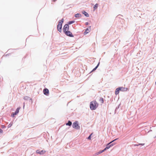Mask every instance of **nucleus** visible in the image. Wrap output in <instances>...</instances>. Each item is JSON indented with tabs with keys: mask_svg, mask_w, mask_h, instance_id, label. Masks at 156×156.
I'll return each mask as SVG.
<instances>
[{
	"mask_svg": "<svg viewBox=\"0 0 156 156\" xmlns=\"http://www.w3.org/2000/svg\"><path fill=\"white\" fill-rule=\"evenodd\" d=\"M98 104L96 101H93L90 102V108L91 110H94L98 107Z\"/></svg>",
	"mask_w": 156,
	"mask_h": 156,
	"instance_id": "obj_1",
	"label": "nucleus"
},
{
	"mask_svg": "<svg viewBox=\"0 0 156 156\" xmlns=\"http://www.w3.org/2000/svg\"><path fill=\"white\" fill-rule=\"evenodd\" d=\"M63 19H62L61 20L59 21L57 26L58 30L60 32H61L62 31V25L63 22Z\"/></svg>",
	"mask_w": 156,
	"mask_h": 156,
	"instance_id": "obj_2",
	"label": "nucleus"
},
{
	"mask_svg": "<svg viewBox=\"0 0 156 156\" xmlns=\"http://www.w3.org/2000/svg\"><path fill=\"white\" fill-rule=\"evenodd\" d=\"M118 139L117 138V139H115L114 140H113L110 143H108L107 145V147L104 149V151H105V150H106L107 149H109L110 147L112 146H113L115 144H112L110 145H109V144H110L112 142H113V141L116 140H117Z\"/></svg>",
	"mask_w": 156,
	"mask_h": 156,
	"instance_id": "obj_3",
	"label": "nucleus"
},
{
	"mask_svg": "<svg viewBox=\"0 0 156 156\" xmlns=\"http://www.w3.org/2000/svg\"><path fill=\"white\" fill-rule=\"evenodd\" d=\"M72 126L73 128H75L76 129H79L80 128V127L78 125L77 121H76L74 122L73 123Z\"/></svg>",
	"mask_w": 156,
	"mask_h": 156,
	"instance_id": "obj_4",
	"label": "nucleus"
},
{
	"mask_svg": "<svg viewBox=\"0 0 156 156\" xmlns=\"http://www.w3.org/2000/svg\"><path fill=\"white\" fill-rule=\"evenodd\" d=\"M69 27V26L68 24H66L64 25L63 29V31L64 32L68 31Z\"/></svg>",
	"mask_w": 156,
	"mask_h": 156,
	"instance_id": "obj_5",
	"label": "nucleus"
},
{
	"mask_svg": "<svg viewBox=\"0 0 156 156\" xmlns=\"http://www.w3.org/2000/svg\"><path fill=\"white\" fill-rule=\"evenodd\" d=\"M65 34L67 36L70 37H73V36L72 34V33L69 31H67L65 32Z\"/></svg>",
	"mask_w": 156,
	"mask_h": 156,
	"instance_id": "obj_6",
	"label": "nucleus"
},
{
	"mask_svg": "<svg viewBox=\"0 0 156 156\" xmlns=\"http://www.w3.org/2000/svg\"><path fill=\"white\" fill-rule=\"evenodd\" d=\"M44 94L46 95H48L49 94V90L48 89L45 88L44 89L43 91Z\"/></svg>",
	"mask_w": 156,
	"mask_h": 156,
	"instance_id": "obj_7",
	"label": "nucleus"
},
{
	"mask_svg": "<svg viewBox=\"0 0 156 156\" xmlns=\"http://www.w3.org/2000/svg\"><path fill=\"white\" fill-rule=\"evenodd\" d=\"M20 108H17L16 109L15 112L14 113H13V114H12V115L13 117H14V116L15 115L17 114L19 112V110H20Z\"/></svg>",
	"mask_w": 156,
	"mask_h": 156,
	"instance_id": "obj_8",
	"label": "nucleus"
},
{
	"mask_svg": "<svg viewBox=\"0 0 156 156\" xmlns=\"http://www.w3.org/2000/svg\"><path fill=\"white\" fill-rule=\"evenodd\" d=\"M91 27H89L88 28H87L84 33V34H86L89 33Z\"/></svg>",
	"mask_w": 156,
	"mask_h": 156,
	"instance_id": "obj_9",
	"label": "nucleus"
},
{
	"mask_svg": "<svg viewBox=\"0 0 156 156\" xmlns=\"http://www.w3.org/2000/svg\"><path fill=\"white\" fill-rule=\"evenodd\" d=\"M36 153L38 154H43L45 152V151L43 150H41L40 151L39 150H37L36 151Z\"/></svg>",
	"mask_w": 156,
	"mask_h": 156,
	"instance_id": "obj_10",
	"label": "nucleus"
},
{
	"mask_svg": "<svg viewBox=\"0 0 156 156\" xmlns=\"http://www.w3.org/2000/svg\"><path fill=\"white\" fill-rule=\"evenodd\" d=\"M120 88V90L122 91H127L128 88H127L124 87H119Z\"/></svg>",
	"mask_w": 156,
	"mask_h": 156,
	"instance_id": "obj_11",
	"label": "nucleus"
},
{
	"mask_svg": "<svg viewBox=\"0 0 156 156\" xmlns=\"http://www.w3.org/2000/svg\"><path fill=\"white\" fill-rule=\"evenodd\" d=\"M120 90L119 87L116 88L115 92V94L116 95H117L119 94V91Z\"/></svg>",
	"mask_w": 156,
	"mask_h": 156,
	"instance_id": "obj_12",
	"label": "nucleus"
},
{
	"mask_svg": "<svg viewBox=\"0 0 156 156\" xmlns=\"http://www.w3.org/2000/svg\"><path fill=\"white\" fill-rule=\"evenodd\" d=\"M104 150H103L102 151H101L97 153H96V154H95V155H98L102 153L103 152H104Z\"/></svg>",
	"mask_w": 156,
	"mask_h": 156,
	"instance_id": "obj_13",
	"label": "nucleus"
},
{
	"mask_svg": "<svg viewBox=\"0 0 156 156\" xmlns=\"http://www.w3.org/2000/svg\"><path fill=\"white\" fill-rule=\"evenodd\" d=\"M98 4H96L94 6V10L96 9L98 6Z\"/></svg>",
	"mask_w": 156,
	"mask_h": 156,
	"instance_id": "obj_14",
	"label": "nucleus"
},
{
	"mask_svg": "<svg viewBox=\"0 0 156 156\" xmlns=\"http://www.w3.org/2000/svg\"><path fill=\"white\" fill-rule=\"evenodd\" d=\"M99 101L101 104L103 103L104 102L103 99L102 98H101L99 99Z\"/></svg>",
	"mask_w": 156,
	"mask_h": 156,
	"instance_id": "obj_15",
	"label": "nucleus"
},
{
	"mask_svg": "<svg viewBox=\"0 0 156 156\" xmlns=\"http://www.w3.org/2000/svg\"><path fill=\"white\" fill-rule=\"evenodd\" d=\"M66 125L71 126L72 125V122L70 121H69L66 124Z\"/></svg>",
	"mask_w": 156,
	"mask_h": 156,
	"instance_id": "obj_16",
	"label": "nucleus"
},
{
	"mask_svg": "<svg viewBox=\"0 0 156 156\" xmlns=\"http://www.w3.org/2000/svg\"><path fill=\"white\" fill-rule=\"evenodd\" d=\"M83 14L86 16L88 17L89 16V15L86 12L84 11V12L83 13Z\"/></svg>",
	"mask_w": 156,
	"mask_h": 156,
	"instance_id": "obj_17",
	"label": "nucleus"
},
{
	"mask_svg": "<svg viewBox=\"0 0 156 156\" xmlns=\"http://www.w3.org/2000/svg\"><path fill=\"white\" fill-rule=\"evenodd\" d=\"M80 14H76L75 15V17L76 18L80 16Z\"/></svg>",
	"mask_w": 156,
	"mask_h": 156,
	"instance_id": "obj_18",
	"label": "nucleus"
},
{
	"mask_svg": "<svg viewBox=\"0 0 156 156\" xmlns=\"http://www.w3.org/2000/svg\"><path fill=\"white\" fill-rule=\"evenodd\" d=\"M12 123H10L8 126V127H10L11 126H12Z\"/></svg>",
	"mask_w": 156,
	"mask_h": 156,
	"instance_id": "obj_19",
	"label": "nucleus"
},
{
	"mask_svg": "<svg viewBox=\"0 0 156 156\" xmlns=\"http://www.w3.org/2000/svg\"><path fill=\"white\" fill-rule=\"evenodd\" d=\"M99 63H98V65L94 68L93 69V71L95 70L96 69L98 68V67L99 65Z\"/></svg>",
	"mask_w": 156,
	"mask_h": 156,
	"instance_id": "obj_20",
	"label": "nucleus"
},
{
	"mask_svg": "<svg viewBox=\"0 0 156 156\" xmlns=\"http://www.w3.org/2000/svg\"><path fill=\"white\" fill-rule=\"evenodd\" d=\"M92 133H91V134H90V135L88 137V139H89V140H90L91 139V136L92 135Z\"/></svg>",
	"mask_w": 156,
	"mask_h": 156,
	"instance_id": "obj_21",
	"label": "nucleus"
},
{
	"mask_svg": "<svg viewBox=\"0 0 156 156\" xmlns=\"http://www.w3.org/2000/svg\"><path fill=\"white\" fill-rule=\"evenodd\" d=\"M74 21H69V24H72V23H74Z\"/></svg>",
	"mask_w": 156,
	"mask_h": 156,
	"instance_id": "obj_22",
	"label": "nucleus"
},
{
	"mask_svg": "<svg viewBox=\"0 0 156 156\" xmlns=\"http://www.w3.org/2000/svg\"><path fill=\"white\" fill-rule=\"evenodd\" d=\"M2 132H3L2 130L1 129H0V133H2Z\"/></svg>",
	"mask_w": 156,
	"mask_h": 156,
	"instance_id": "obj_23",
	"label": "nucleus"
},
{
	"mask_svg": "<svg viewBox=\"0 0 156 156\" xmlns=\"http://www.w3.org/2000/svg\"><path fill=\"white\" fill-rule=\"evenodd\" d=\"M144 144H139V145H144Z\"/></svg>",
	"mask_w": 156,
	"mask_h": 156,
	"instance_id": "obj_24",
	"label": "nucleus"
},
{
	"mask_svg": "<svg viewBox=\"0 0 156 156\" xmlns=\"http://www.w3.org/2000/svg\"><path fill=\"white\" fill-rule=\"evenodd\" d=\"M88 22H86V23H85V24H86V25H88Z\"/></svg>",
	"mask_w": 156,
	"mask_h": 156,
	"instance_id": "obj_25",
	"label": "nucleus"
},
{
	"mask_svg": "<svg viewBox=\"0 0 156 156\" xmlns=\"http://www.w3.org/2000/svg\"><path fill=\"white\" fill-rule=\"evenodd\" d=\"M138 145H139V144H135L134 145V146H138Z\"/></svg>",
	"mask_w": 156,
	"mask_h": 156,
	"instance_id": "obj_26",
	"label": "nucleus"
},
{
	"mask_svg": "<svg viewBox=\"0 0 156 156\" xmlns=\"http://www.w3.org/2000/svg\"><path fill=\"white\" fill-rule=\"evenodd\" d=\"M57 0H52V1H53V2H55V1H56Z\"/></svg>",
	"mask_w": 156,
	"mask_h": 156,
	"instance_id": "obj_27",
	"label": "nucleus"
}]
</instances>
